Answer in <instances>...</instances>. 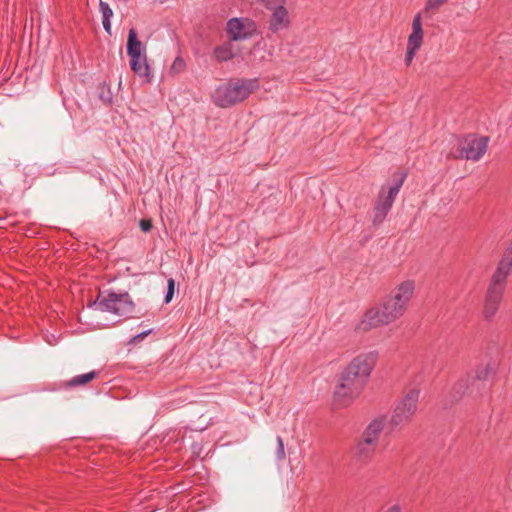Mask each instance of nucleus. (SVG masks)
<instances>
[{
    "label": "nucleus",
    "mask_w": 512,
    "mask_h": 512,
    "mask_svg": "<svg viewBox=\"0 0 512 512\" xmlns=\"http://www.w3.org/2000/svg\"><path fill=\"white\" fill-rule=\"evenodd\" d=\"M374 352L355 357L341 374L340 382L334 391V404L338 407L348 406L357 398L366 386L376 364Z\"/></svg>",
    "instance_id": "1"
},
{
    "label": "nucleus",
    "mask_w": 512,
    "mask_h": 512,
    "mask_svg": "<svg viewBox=\"0 0 512 512\" xmlns=\"http://www.w3.org/2000/svg\"><path fill=\"white\" fill-rule=\"evenodd\" d=\"M406 310L404 306L386 296L379 307L366 311L356 328L360 331H369L381 325H388L402 317Z\"/></svg>",
    "instance_id": "2"
},
{
    "label": "nucleus",
    "mask_w": 512,
    "mask_h": 512,
    "mask_svg": "<svg viewBox=\"0 0 512 512\" xmlns=\"http://www.w3.org/2000/svg\"><path fill=\"white\" fill-rule=\"evenodd\" d=\"M254 83L253 80L247 79L230 80L216 88L212 95L213 102L221 108L231 107L252 93Z\"/></svg>",
    "instance_id": "3"
},
{
    "label": "nucleus",
    "mask_w": 512,
    "mask_h": 512,
    "mask_svg": "<svg viewBox=\"0 0 512 512\" xmlns=\"http://www.w3.org/2000/svg\"><path fill=\"white\" fill-rule=\"evenodd\" d=\"M496 366L494 363L488 362L477 366L473 376L459 380L452 388V396L458 400L463 395L468 394L477 397L487 390L485 381L488 377L495 373Z\"/></svg>",
    "instance_id": "4"
},
{
    "label": "nucleus",
    "mask_w": 512,
    "mask_h": 512,
    "mask_svg": "<svg viewBox=\"0 0 512 512\" xmlns=\"http://www.w3.org/2000/svg\"><path fill=\"white\" fill-rule=\"evenodd\" d=\"M130 69L140 78L142 84H150L153 81V71L148 63L146 45L137 36L134 29L130 28Z\"/></svg>",
    "instance_id": "5"
},
{
    "label": "nucleus",
    "mask_w": 512,
    "mask_h": 512,
    "mask_svg": "<svg viewBox=\"0 0 512 512\" xmlns=\"http://www.w3.org/2000/svg\"><path fill=\"white\" fill-rule=\"evenodd\" d=\"M489 138L468 135L459 141L456 152L451 151L449 156L454 159L478 161L486 153Z\"/></svg>",
    "instance_id": "6"
},
{
    "label": "nucleus",
    "mask_w": 512,
    "mask_h": 512,
    "mask_svg": "<svg viewBox=\"0 0 512 512\" xmlns=\"http://www.w3.org/2000/svg\"><path fill=\"white\" fill-rule=\"evenodd\" d=\"M420 391L411 389L397 403L390 419L392 427H399L408 424L414 416L419 401Z\"/></svg>",
    "instance_id": "7"
},
{
    "label": "nucleus",
    "mask_w": 512,
    "mask_h": 512,
    "mask_svg": "<svg viewBox=\"0 0 512 512\" xmlns=\"http://www.w3.org/2000/svg\"><path fill=\"white\" fill-rule=\"evenodd\" d=\"M93 305L102 312L124 316L128 310V293L100 291Z\"/></svg>",
    "instance_id": "8"
},
{
    "label": "nucleus",
    "mask_w": 512,
    "mask_h": 512,
    "mask_svg": "<svg viewBox=\"0 0 512 512\" xmlns=\"http://www.w3.org/2000/svg\"><path fill=\"white\" fill-rule=\"evenodd\" d=\"M405 175H402L394 185L389 187L388 191L386 192L384 188L381 189L375 208H374V216H373V225H379L381 224L384 219L386 218L387 214L389 213L390 209L392 208V205L394 203V200L397 196V194L400 191V188L402 187L404 183Z\"/></svg>",
    "instance_id": "9"
},
{
    "label": "nucleus",
    "mask_w": 512,
    "mask_h": 512,
    "mask_svg": "<svg viewBox=\"0 0 512 512\" xmlns=\"http://www.w3.org/2000/svg\"><path fill=\"white\" fill-rule=\"evenodd\" d=\"M255 23L249 19L232 18L227 22V33L231 40H245L253 36Z\"/></svg>",
    "instance_id": "10"
},
{
    "label": "nucleus",
    "mask_w": 512,
    "mask_h": 512,
    "mask_svg": "<svg viewBox=\"0 0 512 512\" xmlns=\"http://www.w3.org/2000/svg\"><path fill=\"white\" fill-rule=\"evenodd\" d=\"M424 32L422 29L421 15L418 13L412 21V32L408 37L405 63L409 66L423 42Z\"/></svg>",
    "instance_id": "11"
},
{
    "label": "nucleus",
    "mask_w": 512,
    "mask_h": 512,
    "mask_svg": "<svg viewBox=\"0 0 512 512\" xmlns=\"http://www.w3.org/2000/svg\"><path fill=\"white\" fill-rule=\"evenodd\" d=\"M505 287L490 282L484 304L483 314L486 319L492 318L499 307L502 300Z\"/></svg>",
    "instance_id": "12"
},
{
    "label": "nucleus",
    "mask_w": 512,
    "mask_h": 512,
    "mask_svg": "<svg viewBox=\"0 0 512 512\" xmlns=\"http://www.w3.org/2000/svg\"><path fill=\"white\" fill-rule=\"evenodd\" d=\"M415 292V282L413 280H405L398 284L388 295L397 303L408 308V304L413 298Z\"/></svg>",
    "instance_id": "13"
},
{
    "label": "nucleus",
    "mask_w": 512,
    "mask_h": 512,
    "mask_svg": "<svg viewBox=\"0 0 512 512\" xmlns=\"http://www.w3.org/2000/svg\"><path fill=\"white\" fill-rule=\"evenodd\" d=\"M272 14L269 20V30L277 33L290 25L289 13L283 4L272 5Z\"/></svg>",
    "instance_id": "14"
},
{
    "label": "nucleus",
    "mask_w": 512,
    "mask_h": 512,
    "mask_svg": "<svg viewBox=\"0 0 512 512\" xmlns=\"http://www.w3.org/2000/svg\"><path fill=\"white\" fill-rule=\"evenodd\" d=\"M512 270V247L508 249L502 259L500 260L496 271L494 272L491 283L499 284L500 286L506 285V278Z\"/></svg>",
    "instance_id": "15"
},
{
    "label": "nucleus",
    "mask_w": 512,
    "mask_h": 512,
    "mask_svg": "<svg viewBox=\"0 0 512 512\" xmlns=\"http://www.w3.org/2000/svg\"><path fill=\"white\" fill-rule=\"evenodd\" d=\"M512 270V247L508 249L502 259L500 260L496 271L494 272L491 283L499 284L500 286L506 285V278Z\"/></svg>",
    "instance_id": "16"
},
{
    "label": "nucleus",
    "mask_w": 512,
    "mask_h": 512,
    "mask_svg": "<svg viewBox=\"0 0 512 512\" xmlns=\"http://www.w3.org/2000/svg\"><path fill=\"white\" fill-rule=\"evenodd\" d=\"M386 424V417L380 416L372 420L363 431L361 438L377 445L380 434Z\"/></svg>",
    "instance_id": "17"
},
{
    "label": "nucleus",
    "mask_w": 512,
    "mask_h": 512,
    "mask_svg": "<svg viewBox=\"0 0 512 512\" xmlns=\"http://www.w3.org/2000/svg\"><path fill=\"white\" fill-rule=\"evenodd\" d=\"M376 444L360 438L355 447V457L361 462L369 461L376 450Z\"/></svg>",
    "instance_id": "18"
},
{
    "label": "nucleus",
    "mask_w": 512,
    "mask_h": 512,
    "mask_svg": "<svg viewBox=\"0 0 512 512\" xmlns=\"http://www.w3.org/2000/svg\"><path fill=\"white\" fill-rule=\"evenodd\" d=\"M100 372L96 370H92L88 373L76 375L72 377L70 380L65 381L62 384V387L64 388H75L78 386H85L89 382L93 381L99 376Z\"/></svg>",
    "instance_id": "19"
},
{
    "label": "nucleus",
    "mask_w": 512,
    "mask_h": 512,
    "mask_svg": "<svg viewBox=\"0 0 512 512\" xmlns=\"http://www.w3.org/2000/svg\"><path fill=\"white\" fill-rule=\"evenodd\" d=\"M213 54L218 61L222 62L231 60L234 57L232 44L225 43L223 45L215 47Z\"/></svg>",
    "instance_id": "20"
},
{
    "label": "nucleus",
    "mask_w": 512,
    "mask_h": 512,
    "mask_svg": "<svg viewBox=\"0 0 512 512\" xmlns=\"http://www.w3.org/2000/svg\"><path fill=\"white\" fill-rule=\"evenodd\" d=\"M99 9L102 14V25L108 34H111V22L110 19L113 16V11L109 4L100 0Z\"/></svg>",
    "instance_id": "21"
},
{
    "label": "nucleus",
    "mask_w": 512,
    "mask_h": 512,
    "mask_svg": "<svg viewBox=\"0 0 512 512\" xmlns=\"http://www.w3.org/2000/svg\"><path fill=\"white\" fill-rule=\"evenodd\" d=\"M142 326V323L138 327H132L131 330H135V333L130 337V345H138L140 344L144 338L154 333V329H146L139 331V328Z\"/></svg>",
    "instance_id": "22"
},
{
    "label": "nucleus",
    "mask_w": 512,
    "mask_h": 512,
    "mask_svg": "<svg viewBox=\"0 0 512 512\" xmlns=\"http://www.w3.org/2000/svg\"><path fill=\"white\" fill-rule=\"evenodd\" d=\"M98 91V98L104 103V104H110L112 102V93L110 90V87L106 83H102L97 88Z\"/></svg>",
    "instance_id": "23"
},
{
    "label": "nucleus",
    "mask_w": 512,
    "mask_h": 512,
    "mask_svg": "<svg viewBox=\"0 0 512 512\" xmlns=\"http://www.w3.org/2000/svg\"><path fill=\"white\" fill-rule=\"evenodd\" d=\"M277 448H276V459L280 462L284 461L286 458V453L284 449V442L281 436H277Z\"/></svg>",
    "instance_id": "24"
},
{
    "label": "nucleus",
    "mask_w": 512,
    "mask_h": 512,
    "mask_svg": "<svg viewBox=\"0 0 512 512\" xmlns=\"http://www.w3.org/2000/svg\"><path fill=\"white\" fill-rule=\"evenodd\" d=\"M176 284L173 278H169L167 281V292L165 295L164 302L166 304L170 303L173 299L175 293Z\"/></svg>",
    "instance_id": "25"
},
{
    "label": "nucleus",
    "mask_w": 512,
    "mask_h": 512,
    "mask_svg": "<svg viewBox=\"0 0 512 512\" xmlns=\"http://www.w3.org/2000/svg\"><path fill=\"white\" fill-rule=\"evenodd\" d=\"M447 0H428L426 3L427 10H436L442 6Z\"/></svg>",
    "instance_id": "26"
},
{
    "label": "nucleus",
    "mask_w": 512,
    "mask_h": 512,
    "mask_svg": "<svg viewBox=\"0 0 512 512\" xmlns=\"http://www.w3.org/2000/svg\"><path fill=\"white\" fill-rule=\"evenodd\" d=\"M140 228L143 232H149L152 229V221L150 219H142L140 221Z\"/></svg>",
    "instance_id": "27"
},
{
    "label": "nucleus",
    "mask_w": 512,
    "mask_h": 512,
    "mask_svg": "<svg viewBox=\"0 0 512 512\" xmlns=\"http://www.w3.org/2000/svg\"><path fill=\"white\" fill-rule=\"evenodd\" d=\"M184 67H185V62H184L183 59H181L179 57H177L174 60L173 64H172V69L173 70H178L179 71V70H182Z\"/></svg>",
    "instance_id": "28"
},
{
    "label": "nucleus",
    "mask_w": 512,
    "mask_h": 512,
    "mask_svg": "<svg viewBox=\"0 0 512 512\" xmlns=\"http://www.w3.org/2000/svg\"><path fill=\"white\" fill-rule=\"evenodd\" d=\"M400 511V508L398 505H394L392 507H390L386 512H399Z\"/></svg>",
    "instance_id": "29"
},
{
    "label": "nucleus",
    "mask_w": 512,
    "mask_h": 512,
    "mask_svg": "<svg viewBox=\"0 0 512 512\" xmlns=\"http://www.w3.org/2000/svg\"><path fill=\"white\" fill-rule=\"evenodd\" d=\"M128 48H129V45H128V41H127L126 44H125V49H126L127 53H128Z\"/></svg>",
    "instance_id": "30"
}]
</instances>
